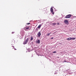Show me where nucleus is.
Returning a JSON list of instances; mask_svg holds the SVG:
<instances>
[{
    "mask_svg": "<svg viewBox=\"0 0 76 76\" xmlns=\"http://www.w3.org/2000/svg\"><path fill=\"white\" fill-rule=\"evenodd\" d=\"M76 39V38H72L71 37L69 38L68 39H67V40H72V39H73V40H74Z\"/></svg>",
    "mask_w": 76,
    "mask_h": 76,
    "instance_id": "nucleus-4",
    "label": "nucleus"
},
{
    "mask_svg": "<svg viewBox=\"0 0 76 76\" xmlns=\"http://www.w3.org/2000/svg\"><path fill=\"white\" fill-rule=\"evenodd\" d=\"M29 29V27H26V29Z\"/></svg>",
    "mask_w": 76,
    "mask_h": 76,
    "instance_id": "nucleus-9",
    "label": "nucleus"
},
{
    "mask_svg": "<svg viewBox=\"0 0 76 76\" xmlns=\"http://www.w3.org/2000/svg\"><path fill=\"white\" fill-rule=\"evenodd\" d=\"M50 11L51 12L52 15L54 14V10H53V8L52 7L51 8Z\"/></svg>",
    "mask_w": 76,
    "mask_h": 76,
    "instance_id": "nucleus-2",
    "label": "nucleus"
},
{
    "mask_svg": "<svg viewBox=\"0 0 76 76\" xmlns=\"http://www.w3.org/2000/svg\"><path fill=\"white\" fill-rule=\"evenodd\" d=\"M36 30L37 31H38V29L37 28L36 29Z\"/></svg>",
    "mask_w": 76,
    "mask_h": 76,
    "instance_id": "nucleus-13",
    "label": "nucleus"
},
{
    "mask_svg": "<svg viewBox=\"0 0 76 76\" xmlns=\"http://www.w3.org/2000/svg\"><path fill=\"white\" fill-rule=\"evenodd\" d=\"M54 39V38L53 37H51V39Z\"/></svg>",
    "mask_w": 76,
    "mask_h": 76,
    "instance_id": "nucleus-17",
    "label": "nucleus"
},
{
    "mask_svg": "<svg viewBox=\"0 0 76 76\" xmlns=\"http://www.w3.org/2000/svg\"><path fill=\"white\" fill-rule=\"evenodd\" d=\"M71 16H72V15L69 14L66 15L65 17V18H70L71 17Z\"/></svg>",
    "mask_w": 76,
    "mask_h": 76,
    "instance_id": "nucleus-1",
    "label": "nucleus"
},
{
    "mask_svg": "<svg viewBox=\"0 0 76 76\" xmlns=\"http://www.w3.org/2000/svg\"><path fill=\"white\" fill-rule=\"evenodd\" d=\"M51 34V33H48V36H49V35H50V34Z\"/></svg>",
    "mask_w": 76,
    "mask_h": 76,
    "instance_id": "nucleus-11",
    "label": "nucleus"
},
{
    "mask_svg": "<svg viewBox=\"0 0 76 76\" xmlns=\"http://www.w3.org/2000/svg\"><path fill=\"white\" fill-rule=\"evenodd\" d=\"M37 35H38V37H41V32L39 31L37 34Z\"/></svg>",
    "mask_w": 76,
    "mask_h": 76,
    "instance_id": "nucleus-6",
    "label": "nucleus"
},
{
    "mask_svg": "<svg viewBox=\"0 0 76 76\" xmlns=\"http://www.w3.org/2000/svg\"><path fill=\"white\" fill-rule=\"evenodd\" d=\"M14 33H15V32H12V34H14Z\"/></svg>",
    "mask_w": 76,
    "mask_h": 76,
    "instance_id": "nucleus-16",
    "label": "nucleus"
},
{
    "mask_svg": "<svg viewBox=\"0 0 76 76\" xmlns=\"http://www.w3.org/2000/svg\"><path fill=\"white\" fill-rule=\"evenodd\" d=\"M33 37H31V41H32V40H33Z\"/></svg>",
    "mask_w": 76,
    "mask_h": 76,
    "instance_id": "nucleus-12",
    "label": "nucleus"
},
{
    "mask_svg": "<svg viewBox=\"0 0 76 76\" xmlns=\"http://www.w3.org/2000/svg\"><path fill=\"white\" fill-rule=\"evenodd\" d=\"M30 24V23H27L26 25H29Z\"/></svg>",
    "mask_w": 76,
    "mask_h": 76,
    "instance_id": "nucleus-14",
    "label": "nucleus"
},
{
    "mask_svg": "<svg viewBox=\"0 0 76 76\" xmlns=\"http://www.w3.org/2000/svg\"><path fill=\"white\" fill-rule=\"evenodd\" d=\"M56 51H54L53 52V53H56Z\"/></svg>",
    "mask_w": 76,
    "mask_h": 76,
    "instance_id": "nucleus-15",
    "label": "nucleus"
},
{
    "mask_svg": "<svg viewBox=\"0 0 76 76\" xmlns=\"http://www.w3.org/2000/svg\"><path fill=\"white\" fill-rule=\"evenodd\" d=\"M64 62H66V61L65 60V61H64Z\"/></svg>",
    "mask_w": 76,
    "mask_h": 76,
    "instance_id": "nucleus-19",
    "label": "nucleus"
},
{
    "mask_svg": "<svg viewBox=\"0 0 76 76\" xmlns=\"http://www.w3.org/2000/svg\"><path fill=\"white\" fill-rule=\"evenodd\" d=\"M64 22L65 23V24H67V25H68L69 24V21H68V20H65Z\"/></svg>",
    "mask_w": 76,
    "mask_h": 76,
    "instance_id": "nucleus-5",
    "label": "nucleus"
},
{
    "mask_svg": "<svg viewBox=\"0 0 76 76\" xmlns=\"http://www.w3.org/2000/svg\"><path fill=\"white\" fill-rule=\"evenodd\" d=\"M41 24H40V25H39L37 27V28H38L39 29H40V28H41Z\"/></svg>",
    "mask_w": 76,
    "mask_h": 76,
    "instance_id": "nucleus-7",
    "label": "nucleus"
},
{
    "mask_svg": "<svg viewBox=\"0 0 76 76\" xmlns=\"http://www.w3.org/2000/svg\"><path fill=\"white\" fill-rule=\"evenodd\" d=\"M14 50H16V49L15 48H14Z\"/></svg>",
    "mask_w": 76,
    "mask_h": 76,
    "instance_id": "nucleus-20",
    "label": "nucleus"
},
{
    "mask_svg": "<svg viewBox=\"0 0 76 76\" xmlns=\"http://www.w3.org/2000/svg\"><path fill=\"white\" fill-rule=\"evenodd\" d=\"M36 43H38V44H40V40H38L37 42H36Z\"/></svg>",
    "mask_w": 76,
    "mask_h": 76,
    "instance_id": "nucleus-8",
    "label": "nucleus"
},
{
    "mask_svg": "<svg viewBox=\"0 0 76 76\" xmlns=\"http://www.w3.org/2000/svg\"><path fill=\"white\" fill-rule=\"evenodd\" d=\"M57 25H59V23H57Z\"/></svg>",
    "mask_w": 76,
    "mask_h": 76,
    "instance_id": "nucleus-18",
    "label": "nucleus"
},
{
    "mask_svg": "<svg viewBox=\"0 0 76 76\" xmlns=\"http://www.w3.org/2000/svg\"><path fill=\"white\" fill-rule=\"evenodd\" d=\"M28 38L25 41L23 42V44H24V45L26 44H27V43L28 42Z\"/></svg>",
    "mask_w": 76,
    "mask_h": 76,
    "instance_id": "nucleus-3",
    "label": "nucleus"
},
{
    "mask_svg": "<svg viewBox=\"0 0 76 76\" xmlns=\"http://www.w3.org/2000/svg\"><path fill=\"white\" fill-rule=\"evenodd\" d=\"M56 25V23H52L53 26H54Z\"/></svg>",
    "mask_w": 76,
    "mask_h": 76,
    "instance_id": "nucleus-10",
    "label": "nucleus"
}]
</instances>
